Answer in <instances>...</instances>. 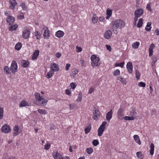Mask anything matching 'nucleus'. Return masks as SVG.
Masks as SVG:
<instances>
[{
    "label": "nucleus",
    "mask_w": 159,
    "mask_h": 159,
    "mask_svg": "<svg viewBox=\"0 0 159 159\" xmlns=\"http://www.w3.org/2000/svg\"><path fill=\"white\" fill-rule=\"evenodd\" d=\"M123 109L121 108H120L118 109L117 112V116L119 119H120V117L123 116Z\"/></svg>",
    "instance_id": "dca6fc26"
},
{
    "label": "nucleus",
    "mask_w": 159,
    "mask_h": 159,
    "mask_svg": "<svg viewBox=\"0 0 159 159\" xmlns=\"http://www.w3.org/2000/svg\"><path fill=\"white\" fill-rule=\"evenodd\" d=\"M21 64L24 67H26L29 66L30 62L28 61L22 60L21 61Z\"/></svg>",
    "instance_id": "6ab92c4d"
},
{
    "label": "nucleus",
    "mask_w": 159,
    "mask_h": 159,
    "mask_svg": "<svg viewBox=\"0 0 159 159\" xmlns=\"http://www.w3.org/2000/svg\"><path fill=\"white\" fill-rule=\"evenodd\" d=\"M86 152L89 154H91L93 152V150L92 148H88L86 149Z\"/></svg>",
    "instance_id": "473e14b6"
},
{
    "label": "nucleus",
    "mask_w": 159,
    "mask_h": 159,
    "mask_svg": "<svg viewBox=\"0 0 159 159\" xmlns=\"http://www.w3.org/2000/svg\"><path fill=\"white\" fill-rule=\"evenodd\" d=\"M112 11L109 9H107L106 11V14L107 15L111 16L112 14Z\"/></svg>",
    "instance_id": "a19ab883"
},
{
    "label": "nucleus",
    "mask_w": 159,
    "mask_h": 159,
    "mask_svg": "<svg viewBox=\"0 0 159 159\" xmlns=\"http://www.w3.org/2000/svg\"><path fill=\"white\" fill-rule=\"evenodd\" d=\"M15 20V19L13 16L8 15L6 18V21L9 25H13Z\"/></svg>",
    "instance_id": "0eeeda50"
},
{
    "label": "nucleus",
    "mask_w": 159,
    "mask_h": 159,
    "mask_svg": "<svg viewBox=\"0 0 159 159\" xmlns=\"http://www.w3.org/2000/svg\"><path fill=\"white\" fill-rule=\"evenodd\" d=\"M149 54L150 57L152 56L153 55V49H149Z\"/></svg>",
    "instance_id": "864d4df0"
},
{
    "label": "nucleus",
    "mask_w": 159,
    "mask_h": 159,
    "mask_svg": "<svg viewBox=\"0 0 159 159\" xmlns=\"http://www.w3.org/2000/svg\"><path fill=\"white\" fill-rule=\"evenodd\" d=\"M30 31L29 29L25 30L22 33V37L24 39H27L29 37Z\"/></svg>",
    "instance_id": "6e6552de"
},
{
    "label": "nucleus",
    "mask_w": 159,
    "mask_h": 159,
    "mask_svg": "<svg viewBox=\"0 0 159 159\" xmlns=\"http://www.w3.org/2000/svg\"><path fill=\"white\" fill-rule=\"evenodd\" d=\"M34 96H35L36 99H37V101H38V99H39V98L40 97V94L38 93H35L34 94Z\"/></svg>",
    "instance_id": "de8ad7c7"
},
{
    "label": "nucleus",
    "mask_w": 159,
    "mask_h": 159,
    "mask_svg": "<svg viewBox=\"0 0 159 159\" xmlns=\"http://www.w3.org/2000/svg\"><path fill=\"white\" fill-rule=\"evenodd\" d=\"M136 155L140 159H143L144 157L141 152H137L136 153Z\"/></svg>",
    "instance_id": "cd10ccee"
},
{
    "label": "nucleus",
    "mask_w": 159,
    "mask_h": 159,
    "mask_svg": "<svg viewBox=\"0 0 159 159\" xmlns=\"http://www.w3.org/2000/svg\"><path fill=\"white\" fill-rule=\"evenodd\" d=\"M4 110L3 108L0 107V119H2L3 118Z\"/></svg>",
    "instance_id": "2f4dec72"
},
{
    "label": "nucleus",
    "mask_w": 159,
    "mask_h": 159,
    "mask_svg": "<svg viewBox=\"0 0 159 159\" xmlns=\"http://www.w3.org/2000/svg\"><path fill=\"white\" fill-rule=\"evenodd\" d=\"M70 86L73 89H75V85L73 83H71Z\"/></svg>",
    "instance_id": "13d9d810"
},
{
    "label": "nucleus",
    "mask_w": 159,
    "mask_h": 159,
    "mask_svg": "<svg viewBox=\"0 0 159 159\" xmlns=\"http://www.w3.org/2000/svg\"><path fill=\"white\" fill-rule=\"evenodd\" d=\"M91 128V124H89L84 129V131L86 134H88L90 131Z\"/></svg>",
    "instance_id": "5701e85b"
},
{
    "label": "nucleus",
    "mask_w": 159,
    "mask_h": 159,
    "mask_svg": "<svg viewBox=\"0 0 159 159\" xmlns=\"http://www.w3.org/2000/svg\"><path fill=\"white\" fill-rule=\"evenodd\" d=\"M150 154L151 155H153V152L154 151V145L153 143H151L150 145Z\"/></svg>",
    "instance_id": "c85d7f7f"
},
{
    "label": "nucleus",
    "mask_w": 159,
    "mask_h": 159,
    "mask_svg": "<svg viewBox=\"0 0 159 159\" xmlns=\"http://www.w3.org/2000/svg\"><path fill=\"white\" fill-rule=\"evenodd\" d=\"M18 27V25L16 24L14 25H11L9 27V30L11 31H13L15 30Z\"/></svg>",
    "instance_id": "aec40b11"
},
{
    "label": "nucleus",
    "mask_w": 159,
    "mask_h": 159,
    "mask_svg": "<svg viewBox=\"0 0 159 159\" xmlns=\"http://www.w3.org/2000/svg\"><path fill=\"white\" fill-rule=\"evenodd\" d=\"M143 19L142 18H140L139 19L138 24L137 25V26L138 28H140L142 27L143 24Z\"/></svg>",
    "instance_id": "c756f323"
},
{
    "label": "nucleus",
    "mask_w": 159,
    "mask_h": 159,
    "mask_svg": "<svg viewBox=\"0 0 159 159\" xmlns=\"http://www.w3.org/2000/svg\"><path fill=\"white\" fill-rule=\"evenodd\" d=\"M50 147V145L49 144H47L44 146V149L46 150H48L49 149Z\"/></svg>",
    "instance_id": "603ef678"
},
{
    "label": "nucleus",
    "mask_w": 159,
    "mask_h": 159,
    "mask_svg": "<svg viewBox=\"0 0 159 159\" xmlns=\"http://www.w3.org/2000/svg\"><path fill=\"white\" fill-rule=\"evenodd\" d=\"M4 72L7 74V75H9L10 73L9 72V69L8 68V66H5L4 68Z\"/></svg>",
    "instance_id": "7c9ffc66"
},
{
    "label": "nucleus",
    "mask_w": 159,
    "mask_h": 159,
    "mask_svg": "<svg viewBox=\"0 0 159 159\" xmlns=\"http://www.w3.org/2000/svg\"><path fill=\"white\" fill-rule=\"evenodd\" d=\"M106 46L107 49L109 51H111V46L107 45H106Z\"/></svg>",
    "instance_id": "69168bd1"
},
{
    "label": "nucleus",
    "mask_w": 159,
    "mask_h": 159,
    "mask_svg": "<svg viewBox=\"0 0 159 159\" xmlns=\"http://www.w3.org/2000/svg\"><path fill=\"white\" fill-rule=\"evenodd\" d=\"M48 102V101L47 100H46V99L44 100L43 101V102H42V103L40 104V105L42 106H46Z\"/></svg>",
    "instance_id": "37998d69"
},
{
    "label": "nucleus",
    "mask_w": 159,
    "mask_h": 159,
    "mask_svg": "<svg viewBox=\"0 0 159 159\" xmlns=\"http://www.w3.org/2000/svg\"><path fill=\"white\" fill-rule=\"evenodd\" d=\"M92 20L94 24H95L97 23V21H98V17L96 15L93 14V16L92 18Z\"/></svg>",
    "instance_id": "b1692460"
},
{
    "label": "nucleus",
    "mask_w": 159,
    "mask_h": 159,
    "mask_svg": "<svg viewBox=\"0 0 159 159\" xmlns=\"http://www.w3.org/2000/svg\"><path fill=\"white\" fill-rule=\"evenodd\" d=\"M65 92H66V93L67 95H70L71 93L70 92V90L69 89H66V90H65Z\"/></svg>",
    "instance_id": "4d7b16f0"
},
{
    "label": "nucleus",
    "mask_w": 159,
    "mask_h": 159,
    "mask_svg": "<svg viewBox=\"0 0 159 159\" xmlns=\"http://www.w3.org/2000/svg\"><path fill=\"white\" fill-rule=\"evenodd\" d=\"M20 6L22 7L23 10L25 11L27 9V7L25 5V4L23 2H22L20 5Z\"/></svg>",
    "instance_id": "58836bf2"
},
{
    "label": "nucleus",
    "mask_w": 159,
    "mask_h": 159,
    "mask_svg": "<svg viewBox=\"0 0 159 159\" xmlns=\"http://www.w3.org/2000/svg\"><path fill=\"white\" fill-rule=\"evenodd\" d=\"M50 68L51 70L54 72V71H57L59 70L58 65L54 63L51 64Z\"/></svg>",
    "instance_id": "9b49d317"
},
{
    "label": "nucleus",
    "mask_w": 159,
    "mask_h": 159,
    "mask_svg": "<svg viewBox=\"0 0 159 159\" xmlns=\"http://www.w3.org/2000/svg\"><path fill=\"white\" fill-rule=\"evenodd\" d=\"M94 91V89L93 88H91L89 91V92H88V93L89 94H90V93H91L92 92H93V91Z\"/></svg>",
    "instance_id": "bf43d9fd"
},
{
    "label": "nucleus",
    "mask_w": 159,
    "mask_h": 159,
    "mask_svg": "<svg viewBox=\"0 0 159 159\" xmlns=\"http://www.w3.org/2000/svg\"><path fill=\"white\" fill-rule=\"evenodd\" d=\"M34 35H35V36H38V35L40 36V35H41V34H40V32H39L38 31H36L34 32Z\"/></svg>",
    "instance_id": "e2e57ef3"
},
{
    "label": "nucleus",
    "mask_w": 159,
    "mask_h": 159,
    "mask_svg": "<svg viewBox=\"0 0 159 159\" xmlns=\"http://www.w3.org/2000/svg\"><path fill=\"white\" fill-rule=\"evenodd\" d=\"M100 116V113L99 110L94 108L93 110V118L94 120H97Z\"/></svg>",
    "instance_id": "39448f33"
},
{
    "label": "nucleus",
    "mask_w": 159,
    "mask_h": 159,
    "mask_svg": "<svg viewBox=\"0 0 159 159\" xmlns=\"http://www.w3.org/2000/svg\"><path fill=\"white\" fill-rule=\"evenodd\" d=\"M19 127L17 125H16L13 128L14 131H18Z\"/></svg>",
    "instance_id": "6e6d98bb"
},
{
    "label": "nucleus",
    "mask_w": 159,
    "mask_h": 159,
    "mask_svg": "<svg viewBox=\"0 0 159 159\" xmlns=\"http://www.w3.org/2000/svg\"><path fill=\"white\" fill-rule=\"evenodd\" d=\"M112 25L113 32L114 34H117L118 28L121 29L123 28L125 26V23L122 20L118 19L112 22Z\"/></svg>",
    "instance_id": "f257e3e1"
},
{
    "label": "nucleus",
    "mask_w": 159,
    "mask_h": 159,
    "mask_svg": "<svg viewBox=\"0 0 159 159\" xmlns=\"http://www.w3.org/2000/svg\"><path fill=\"white\" fill-rule=\"evenodd\" d=\"M92 143L93 145L96 146L99 144V142L97 140H94L92 142Z\"/></svg>",
    "instance_id": "79ce46f5"
},
{
    "label": "nucleus",
    "mask_w": 159,
    "mask_h": 159,
    "mask_svg": "<svg viewBox=\"0 0 159 159\" xmlns=\"http://www.w3.org/2000/svg\"><path fill=\"white\" fill-rule=\"evenodd\" d=\"M22 47V44L20 43H17L15 46V49L17 50H19Z\"/></svg>",
    "instance_id": "a878e982"
},
{
    "label": "nucleus",
    "mask_w": 159,
    "mask_h": 159,
    "mask_svg": "<svg viewBox=\"0 0 159 159\" xmlns=\"http://www.w3.org/2000/svg\"><path fill=\"white\" fill-rule=\"evenodd\" d=\"M134 138L136 143L139 144H141V141L139 139V137L137 135H135L134 136Z\"/></svg>",
    "instance_id": "4be33fe9"
},
{
    "label": "nucleus",
    "mask_w": 159,
    "mask_h": 159,
    "mask_svg": "<svg viewBox=\"0 0 159 159\" xmlns=\"http://www.w3.org/2000/svg\"><path fill=\"white\" fill-rule=\"evenodd\" d=\"M24 15H20L17 16V18L19 20H21L24 18Z\"/></svg>",
    "instance_id": "3c124183"
},
{
    "label": "nucleus",
    "mask_w": 159,
    "mask_h": 159,
    "mask_svg": "<svg viewBox=\"0 0 159 159\" xmlns=\"http://www.w3.org/2000/svg\"><path fill=\"white\" fill-rule=\"evenodd\" d=\"M72 73L74 75H76L78 72V71L75 68L71 70Z\"/></svg>",
    "instance_id": "c03bdc74"
},
{
    "label": "nucleus",
    "mask_w": 159,
    "mask_h": 159,
    "mask_svg": "<svg viewBox=\"0 0 159 159\" xmlns=\"http://www.w3.org/2000/svg\"><path fill=\"white\" fill-rule=\"evenodd\" d=\"M61 56V53L60 52H57L56 54V56L57 58H60Z\"/></svg>",
    "instance_id": "052dcab7"
},
{
    "label": "nucleus",
    "mask_w": 159,
    "mask_h": 159,
    "mask_svg": "<svg viewBox=\"0 0 159 159\" xmlns=\"http://www.w3.org/2000/svg\"><path fill=\"white\" fill-rule=\"evenodd\" d=\"M112 34V32L110 30H107L104 34L105 38L107 39H110L111 36Z\"/></svg>",
    "instance_id": "2eb2a0df"
},
{
    "label": "nucleus",
    "mask_w": 159,
    "mask_h": 159,
    "mask_svg": "<svg viewBox=\"0 0 159 159\" xmlns=\"http://www.w3.org/2000/svg\"><path fill=\"white\" fill-rule=\"evenodd\" d=\"M120 71L118 69L114 71L113 73V75L114 76H116L119 75L120 74Z\"/></svg>",
    "instance_id": "a18cd8bd"
},
{
    "label": "nucleus",
    "mask_w": 159,
    "mask_h": 159,
    "mask_svg": "<svg viewBox=\"0 0 159 159\" xmlns=\"http://www.w3.org/2000/svg\"><path fill=\"white\" fill-rule=\"evenodd\" d=\"M1 130L2 132L7 133L11 131V128L9 125L7 124H5L2 126Z\"/></svg>",
    "instance_id": "423d86ee"
},
{
    "label": "nucleus",
    "mask_w": 159,
    "mask_h": 159,
    "mask_svg": "<svg viewBox=\"0 0 159 159\" xmlns=\"http://www.w3.org/2000/svg\"><path fill=\"white\" fill-rule=\"evenodd\" d=\"M54 74V72L52 70H50L47 74V77L49 79L51 78Z\"/></svg>",
    "instance_id": "bb28decb"
},
{
    "label": "nucleus",
    "mask_w": 159,
    "mask_h": 159,
    "mask_svg": "<svg viewBox=\"0 0 159 159\" xmlns=\"http://www.w3.org/2000/svg\"><path fill=\"white\" fill-rule=\"evenodd\" d=\"M70 66V65L69 64H67L66 65V70H69V68Z\"/></svg>",
    "instance_id": "774afa93"
},
{
    "label": "nucleus",
    "mask_w": 159,
    "mask_h": 159,
    "mask_svg": "<svg viewBox=\"0 0 159 159\" xmlns=\"http://www.w3.org/2000/svg\"><path fill=\"white\" fill-rule=\"evenodd\" d=\"M135 75L136 79L138 80L139 79L140 76V74L137 70H135Z\"/></svg>",
    "instance_id": "4c0bfd02"
},
{
    "label": "nucleus",
    "mask_w": 159,
    "mask_h": 159,
    "mask_svg": "<svg viewBox=\"0 0 159 159\" xmlns=\"http://www.w3.org/2000/svg\"><path fill=\"white\" fill-rule=\"evenodd\" d=\"M126 68L129 73L131 74L133 72V65L131 62H128L126 65Z\"/></svg>",
    "instance_id": "9d476101"
},
{
    "label": "nucleus",
    "mask_w": 159,
    "mask_h": 159,
    "mask_svg": "<svg viewBox=\"0 0 159 159\" xmlns=\"http://www.w3.org/2000/svg\"><path fill=\"white\" fill-rule=\"evenodd\" d=\"M82 98V94L81 93H80L78 95V96L76 99V101L78 102H80L81 101Z\"/></svg>",
    "instance_id": "72a5a7b5"
},
{
    "label": "nucleus",
    "mask_w": 159,
    "mask_h": 159,
    "mask_svg": "<svg viewBox=\"0 0 159 159\" xmlns=\"http://www.w3.org/2000/svg\"><path fill=\"white\" fill-rule=\"evenodd\" d=\"M107 122L106 121H103L102 124L100 126L98 129V135L99 136L102 135V133L105 129V125L107 124Z\"/></svg>",
    "instance_id": "7ed1b4c3"
},
{
    "label": "nucleus",
    "mask_w": 159,
    "mask_h": 159,
    "mask_svg": "<svg viewBox=\"0 0 159 159\" xmlns=\"http://www.w3.org/2000/svg\"><path fill=\"white\" fill-rule=\"evenodd\" d=\"M76 48L77 49V50L76 51V52H79L82 51V48L81 47L76 46Z\"/></svg>",
    "instance_id": "5fc2aeb1"
},
{
    "label": "nucleus",
    "mask_w": 159,
    "mask_h": 159,
    "mask_svg": "<svg viewBox=\"0 0 159 159\" xmlns=\"http://www.w3.org/2000/svg\"><path fill=\"white\" fill-rule=\"evenodd\" d=\"M146 84L144 83L143 82H140L139 83L138 86L139 87H144L145 86Z\"/></svg>",
    "instance_id": "49530a36"
},
{
    "label": "nucleus",
    "mask_w": 159,
    "mask_h": 159,
    "mask_svg": "<svg viewBox=\"0 0 159 159\" xmlns=\"http://www.w3.org/2000/svg\"><path fill=\"white\" fill-rule=\"evenodd\" d=\"M43 36L45 38H48L50 36V34L48 28H47L45 30Z\"/></svg>",
    "instance_id": "412c9836"
},
{
    "label": "nucleus",
    "mask_w": 159,
    "mask_h": 159,
    "mask_svg": "<svg viewBox=\"0 0 159 159\" xmlns=\"http://www.w3.org/2000/svg\"><path fill=\"white\" fill-rule=\"evenodd\" d=\"M152 23L151 22H148L147 24V26L145 28V30L147 31H150L151 30V25Z\"/></svg>",
    "instance_id": "393cba45"
},
{
    "label": "nucleus",
    "mask_w": 159,
    "mask_h": 159,
    "mask_svg": "<svg viewBox=\"0 0 159 159\" xmlns=\"http://www.w3.org/2000/svg\"><path fill=\"white\" fill-rule=\"evenodd\" d=\"M91 60V65L92 66L95 67L97 66H99L100 63L99 62L100 59L98 57H96L95 55H92L90 58Z\"/></svg>",
    "instance_id": "f03ea898"
},
{
    "label": "nucleus",
    "mask_w": 159,
    "mask_h": 159,
    "mask_svg": "<svg viewBox=\"0 0 159 159\" xmlns=\"http://www.w3.org/2000/svg\"><path fill=\"white\" fill-rule=\"evenodd\" d=\"M37 111L39 113L41 114H45L47 113V111L45 110L39 109Z\"/></svg>",
    "instance_id": "e433bc0d"
},
{
    "label": "nucleus",
    "mask_w": 159,
    "mask_h": 159,
    "mask_svg": "<svg viewBox=\"0 0 159 159\" xmlns=\"http://www.w3.org/2000/svg\"><path fill=\"white\" fill-rule=\"evenodd\" d=\"M27 104L28 103L26 101L23 100L20 102L19 106L20 107H25L27 106Z\"/></svg>",
    "instance_id": "f704fd0d"
},
{
    "label": "nucleus",
    "mask_w": 159,
    "mask_h": 159,
    "mask_svg": "<svg viewBox=\"0 0 159 159\" xmlns=\"http://www.w3.org/2000/svg\"><path fill=\"white\" fill-rule=\"evenodd\" d=\"M112 111L111 109L106 114V120L108 122H109L111 119L112 117Z\"/></svg>",
    "instance_id": "ddd939ff"
},
{
    "label": "nucleus",
    "mask_w": 159,
    "mask_h": 159,
    "mask_svg": "<svg viewBox=\"0 0 159 159\" xmlns=\"http://www.w3.org/2000/svg\"><path fill=\"white\" fill-rule=\"evenodd\" d=\"M52 154L54 159H63L64 158L58 152L53 153Z\"/></svg>",
    "instance_id": "4468645a"
},
{
    "label": "nucleus",
    "mask_w": 159,
    "mask_h": 159,
    "mask_svg": "<svg viewBox=\"0 0 159 159\" xmlns=\"http://www.w3.org/2000/svg\"><path fill=\"white\" fill-rule=\"evenodd\" d=\"M10 70L12 73H15L17 71V66L16 61L13 60L11 63Z\"/></svg>",
    "instance_id": "20e7f679"
},
{
    "label": "nucleus",
    "mask_w": 159,
    "mask_h": 159,
    "mask_svg": "<svg viewBox=\"0 0 159 159\" xmlns=\"http://www.w3.org/2000/svg\"><path fill=\"white\" fill-rule=\"evenodd\" d=\"M143 13V10L142 9L138 8L134 12V15L135 16L137 17H139L142 16Z\"/></svg>",
    "instance_id": "1a4fd4ad"
},
{
    "label": "nucleus",
    "mask_w": 159,
    "mask_h": 159,
    "mask_svg": "<svg viewBox=\"0 0 159 159\" xmlns=\"http://www.w3.org/2000/svg\"><path fill=\"white\" fill-rule=\"evenodd\" d=\"M125 120H134V117L133 116H126L123 117Z\"/></svg>",
    "instance_id": "c9c22d12"
},
{
    "label": "nucleus",
    "mask_w": 159,
    "mask_h": 159,
    "mask_svg": "<svg viewBox=\"0 0 159 159\" xmlns=\"http://www.w3.org/2000/svg\"><path fill=\"white\" fill-rule=\"evenodd\" d=\"M138 18V17L135 16L134 18V25H136V21L137 20Z\"/></svg>",
    "instance_id": "338daca9"
},
{
    "label": "nucleus",
    "mask_w": 159,
    "mask_h": 159,
    "mask_svg": "<svg viewBox=\"0 0 159 159\" xmlns=\"http://www.w3.org/2000/svg\"><path fill=\"white\" fill-rule=\"evenodd\" d=\"M39 51L38 50H36L34 52L33 54V56L32 57V59L33 60H35L37 59V57L39 54Z\"/></svg>",
    "instance_id": "f3484780"
},
{
    "label": "nucleus",
    "mask_w": 159,
    "mask_h": 159,
    "mask_svg": "<svg viewBox=\"0 0 159 159\" xmlns=\"http://www.w3.org/2000/svg\"><path fill=\"white\" fill-rule=\"evenodd\" d=\"M152 61L154 62V63H155L157 61V59L156 57L155 56H154L152 57Z\"/></svg>",
    "instance_id": "680f3d73"
},
{
    "label": "nucleus",
    "mask_w": 159,
    "mask_h": 159,
    "mask_svg": "<svg viewBox=\"0 0 159 159\" xmlns=\"http://www.w3.org/2000/svg\"><path fill=\"white\" fill-rule=\"evenodd\" d=\"M139 43L136 42L132 44V46L133 48H137L139 46Z\"/></svg>",
    "instance_id": "ea45409f"
},
{
    "label": "nucleus",
    "mask_w": 159,
    "mask_h": 159,
    "mask_svg": "<svg viewBox=\"0 0 159 159\" xmlns=\"http://www.w3.org/2000/svg\"><path fill=\"white\" fill-rule=\"evenodd\" d=\"M9 2L11 5L9 7L12 10H14L15 9V6L17 4L16 0H9Z\"/></svg>",
    "instance_id": "f8f14e48"
},
{
    "label": "nucleus",
    "mask_w": 159,
    "mask_h": 159,
    "mask_svg": "<svg viewBox=\"0 0 159 159\" xmlns=\"http://www.w3.org/2000/svg\"><path fill=\"white\" fill-rule=\"evenodd\" d=\"M137 114L136 112L134 110H132V111H131L130 113V115L131 116H135Z\"/></svg>",
    "instance_id": "09e8293b"
},
{
    "label": "nucleus",
    "mask_w": 159,
    "mask_h": 159,
    "mask_svg": "<svg viewBox=\"0 0 159 159\" xmlns=\"http://www.w3.org/2000/svg\"><path fill=\"white\" fill-rule=\"evenodd\" d=\"M64 33L63 31L61 30H58L56 32L55 35L59 38H61L64 36Z\"/></svg>",
    "instance_id": "a211bd4d"
},
{
    "label": "nucleus",
    "mask_w": 159,
    "mask_h": 159,
    "mask_svg": "<svg viewBox=\"0 0 159 159\" xmlns=\"http://www.w3.org/2000/svg\"><path fill=\"white\" fill-rule=\"evenodd\" d=\"M146 8L149 11H152V9H151V8L150 3H149L147 4L146 6Z\"/></svg>",
    "instance_id": "8fccbe9b"
},
{
    "label": "nucleus",
    "mask_w": 159,
    "mask_h": 159,
    "mask_svg": "<svg viewBox=\"0 0 159 159\" xmlns=\"http://www.w3.org/2000/svg\"><path fill=\"white\" fill-rule=\"evenodd\" d=\"M155 47V45L153 43H152L151 44L149 49H153Z\"/></svg>",
    "instance_id": "0e129e2a"
}]
</instances>
